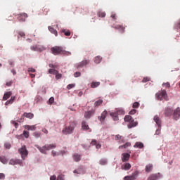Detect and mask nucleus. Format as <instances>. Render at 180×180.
<instances>
[{
  "label": "nucleus",
  "instance_id": "e433bc0d",
  "mask_svg": "<svg viewBox=\"0 0 180 180\" xmlns=\"http://www.w3.org/2000/svg\"><path fill=\"white\" fill-rule=\"evenodd\" d=\"M110 116L114 117V120H118L119 117H117V113L116 112H111Z\"/></svg>",
  "mask_w": 180,
  "mask_h": 180
},
{
  "label": "nucleus",
  "instance_id": "dca6fc26",
  "mask_svg": "<svg viewBox=\"0 0 180 180\" xmlns=\"http://www.w3.org/2000/svg\"><path fill=\"white\" fill-rule=\"evenodd\" d=\"M95 114V110H91L84 113L85 119H91L92 116Z\"/></svg>",
  "mask_w": 180,
  "mask_h": 180
},
{
  "label": "nucleus",
  "instance_id": "13d9d810",
  "mask_svg": "<svg viewBox=\"0 0 180 180\" xmlns=\"http://www.w3.org/2000/svg\"><path fill=\"white\" fill-rule=\"evenodd\" d=\"M25 113L21 116V117L20 118V121L19 122H23L25 120Z\"/></svg>",
  "mask_w": 180,
  "mask_h": 180
},
{
  "label": "nucleus",
  "instance_id": "aec40b11",
  "mask_svg": "<svg viewBox=\"0 0 180 180\" xmlns=\"http://www.w3.org/2000/svg\"><path fill=\"white\" fill-rule=\"evenodd\" d=\"M153 120L155 122L159 129H161V120H160V117H158V115H155L153 118Z\"/></svg>",
  "mask_w": 180,
  "mask_h": 180
},
{
  "label": "nucleus",
  "instance_id": "39448f33",
  "mask_svg": "<svg viewBox=\"0 0 180 180\" xmlns=\"http://www.w3.org/2000/svg\"><path fill=\"white\" fill-rule=\"evenodd\" d=\"M156 98L158 99V101H162V99H165V101H168V94H167V91L162 90L161 91H158L156 94Z\"/></svg>",
  "mask_w": 180,
  "mask_h": 180
},
{
  "label": "nucleus",
  "instance_id": "9d476101",
  "mask_svg": "<svg viewBox=\"0 0 180 180\" xmlns=\"http://www.w3.org/2000/svg\"><path fill=\"white\" fill-rule=\"evenodd\" d=\"M112 27H113V29L119 30L120 32H121V33H124V29H126V27H124L123 25L119 24H113Z\"/></svg>",
  "mask_w": 180,
  "mask_h": 180
},
{
  "label": "nucleus",
  "instance_id": "a211bd4d",
  "mask_svg": "<svg viewBox=\"0 0 180 180\" xmlns=\"http://www.w3.org/2000/svg\"><path fill=\"white\" fill-rule=\"evenodd\" d=\"M122 162H126L130 160V153H124L122 154Z\"/></svg>",
  "mask_w": 180,
  "mask_h": 180
},
{
  "label": "nucleus",
  "instance_id": "f3484780",
  "mask_svg": "<svg viewBox=\"0 0 180 180\" xmlns=\"http://www.w3.org/2000/svg\"><path fill=\"white\" fill-rule=\"evenodd\" d=\"M179 117H180V108H177L173 113V119H174V120H178Z\"/></svg>",
  "mask_w": 180,
  "mask_h": 180
},
{
  "label": "nucleus",
  "instance_id": "4c0bfd02",
  "mask_svg": "<svg viewBox=\"0 0 180 180\" xmlns=\"http://www.w3.org/2000/svg\"><path fill=\"white\" fill-rule=\"evenodd\" d=\"M106 164H108V160H106V159L100 160V165H106Z\"/></svg>",
  "mask_w": 180,
  "mask_h": 180
},
{
  "label": "nucleus",
  "instance_id": "a18cd8bd",
  "mask_svg": "<svg viewBox=\"0 0 180 180\" xmlns=\"http://www.w3.org/2000/svg\"><path fill=\"white\" fill-rule=\"evenodd\" d=\"M4 147L7 150H9L11 148V147H12V146L9 143H4Z\"/></svg>",
  "mask_w": 180,
  "mask_h": 180
},
{
  "label": "nucleus",
  "instance_id": "ddd939ff",
  "mask_svg": "<svg viewBox=\"0 0 180 180\" xmlns=\"http://www.w3.org/2000/svg\"><path fill=\"white\" fill-rule=\"evenodd\" d=\"M106 116H108V111H106L105 110L101 113V116L98 117V119L101 123H103V122H105V120L106 119Z\"/></svg>",
  "mask_w": 180,
  "mask_h": 180
},
{
  "label": "nucleus",
  "instance_id": "6e6552de",
  "mask_svg": "<svg viewBox=\"0 0 180 180\" xmlns=\"http://www.w3.org/2000/svg\"><path fill=\"white\" fill-rule=\"evenodd\" d=\"M137 176H139V171L136 170L131 175L124 176V180H136Z\"/></svg>",
  "mask_w": 180,
  "mask_h": 180
},
{
  "label": "nucleus",
  "instance_id": "680f3d73",
  "mask_svg": "<svg viewBox=\"0 0 180 180\" xmlns=\"http://www.w3.org/2000/svg\"><path fill=\"white\" fill-rule=\"evenodd\" d=\"M111 18H112V20H116V14L112 13L111 15Z\"/></svg>",
  "mask_w": 180,
  "mask_h": 180
},
{
  "label": "nucleus",
  "instance_id": "9b49d317",
  "mask_svg": "<svg viewBox=\"0 0 180 180\" xmlns=\"http://www.w3.org/2000/svg\"><path fill=\"white\" fill-rule=\"evenodd\" d=\"M22 162L19 159H11L9 161V165H22Z\"/></svg>",
  "mask_w": 180,
  "mask_h": 180
},
{
  "label": "nucleus",
  "instance_id": "e2e57ef3",
  "mask_svg": "<svg viewBox=\"0 0 180 180\" xmlns=\"http://www.w3.org/2000/svg\"><path fill=\"white\" fill-rule=\"evenodd\" d=\"M91 146H96V144H98V143H96V140H93V141H91Z\"/></svg>",
  "mask_w": 180,
  "mask_h": 180
},
{
  "label": "nucleus",
  "instance_id": "864d4df0",
  "mask_svg": "<svg viewBox=\"0 0 180 180\" xmlns=\"http://www.w3.org/2000/svg\"><path fill=\"white\" fill-rule=\"evenodd\" d=\"M74 86H75V84H68L67 86V88H68V89H72V88H74Z\"/></svg>",
  "mask_w": 180,
  "mask_h": 180
},
{
  "label": "nucleus",
  "instance_id": "bb28decb",
  "mask_svg": "<svg viewBox=\"0 0 180 180\" xmlns=\"http://www.w3.org/2000/svg\"><path fill=\"white\" fill-rule=\"evenodd\" d=\"M134 147L136 148H143L144 147V144L141 142H136Z\"/></svg>",
  "mask_w": 180,
  "mask_h": 180
},
{
  "label": "nucleus",
  "instance_id": "c9c22d12",
  "mask_svg": "<svg viewBox=\"0 0 180 180\" xmlns=\"http://www.w3.org/2000/svg\"><path fill=\"white\" fill-rule=\"evenodd\" d=\"M22 136H24V137H25V139H29V136H30L29 131L24 130L23 133H22Z\"/></svg>",
  "mask_w": 180,
  "mask_h": 180
},
{
  "label": "nucleus",
  "instance_id": "4d7b16f0",
  "mask_svg": "<svg viewBox=\"0 0 180 180\" xmlns=\"http://www.w3.org/2000/svg\"><path fill=\"white\" fill-rule=\"evenodd\" d=\"M18 34H19V36H20V37H25V32H19Z\"/></svg>",
  "mask_w": 180,
  "mask_h": 180
},
{
  "label": "nucleus",
  "instance_id": "cd10ccee",
  "mask_svg": "<svg viewBox=\"0 0 180 180\" xmlns=\"http://www.w3.org/2000/svg\"><path fill=\"white\" fill-rule=\"evenodd\" d=\"M49 32H51V33H53V34H55V36H58V32H57V30H55L54 28H53V27H48Z\"/></svg>",
  "mask_w": 180,
  "mask_h": 180
},
{
  "label": "nucleus",
  "instance_id": "79ce46f5",
  "mask_svg": "<svg viewBox=\"0 0 180 180\" xmlns=\"http://www.w3.org/2000/svg\"><path fill=\"white\" fill-rule=\"evenodd\" d=\"M139 106H140V103L135 102V103H134L132 108H134V109H137V108H139Z\"/></svg>",
  "mask_w": 180,
  "mask_h": 180
},
{
  "label": "nucleus",
  "instance_id": "f257e3e1",
  "mask_svg": "<svg viewBox=\"0 0 180 180\" xmlns=\"http://www.w3.org/2000/svg\"><path fill=\"white\" fill-rule=\"evenodd\" d=\"M77 124H78L77 121H71L68 126H66L63 128L62 133L65 134V136L68 134H72L74 133V130L77 127Z\"/></svg>",
  "mask_w": 180,
  "mask_h": 180
},
{
  "label": "nucleus",
  "instance_id": "69168bd1",
  "mask_svg": "<svg viewBox=\"0 0 180 180\" xmlns=\"http://www.w3.org/2000/svg\"><path fill=\"white\" fill-rule=\"evenodd\" d=\"M5 179V174L4 173H0V179Z\"/></svg>",
  "mask_w": 180,
  "mask_h": 180
},
{
  "label": "nucleus",
  "instance_id": "4be33fe9",
  "mask_svg": "<svg viewBox=\"0 0 180 180\" xmlns=\"http://www.w3.org/2000/svg\"><path fill=\"white\" fill-rule=\"evenodd\" d=\"M72 158L75 162H79V161L81 160V155L78 153H75L72 155Z\"/></svg>",
  "mask_w": 180,
  "mask_h": 180
},
{
  "label": "nucleus",
  "instance_id": "412c9836",
  "mask_svg": "<svg viewBox=\"0 0 180 180\" xmlns=\"http://www.w3.org/2000/svg\"><path fill=\"white\" fill-rule=\"evenodd\" d=\"M130 168H131L130 163H125L121 166V169H124V171H129Z\"/></svg>",
  "mask_w": 180,
  "mask_h": 180
},
{
  "label": "nucleus",
  "instance_id": "774afa93",
  "mask_svg": "<svg viewBox=\"0 0 180 180\" xmlns=\"http://www.w3.org/2000/svg\"><path fill=\"white\" fill-rule=\"evenodd\" d=\"M57 179V176H56V175L51 176L50 177V180H56Z\"/></svg>",
  "mask_w": 180,
  "mask_h": 180
},
{
  "label": "nucleus",
  "instance_id": "f03ea898",
  "mask_svg": "<svg viewBox=\"0 0 180 180\" xmlns=\"http://www.w3.org/2000/svg\"><path fill=\"white\" fill-rule=\"evenodd\" d=\"M51 51L53 56H58V54H63V56H71V52L67 51L61 46H54L51 49Z\"/></svg>",
  "mask_w": 180,
  "mask_h": 180
},
{
  "label": "nucleus",
  "instance_id": "393cba45",
  "mask_svg": "<svg viewBox=\"0 0 180 180\" xmlns=\"http://www.w3.org/2000/svg\"><path fill=\"white\" fill-rule=\"evenodd\" d=\"M24 116H25L27 119H33V117H34V115L32 112H24Z\"/></svg>",
  "mask_w": 180,
  "mask_h": 180
},
{
  "label": "nucleus",
  "instance_id": "49530a36",
  "mask_svg": "<svg viewBox=\"0 0 180 180\" xmlns=\"http://www.w3.org/2000/svg\"><path fill=\"white\" fill-rule=\"evenodd\" d=\"M74 77L75 78H78V77H81V72H76L74 73Z\"/></svg>",
  "mask_w": 180,
  "mask_h": 180
},
{
  "label": "nucleus",
  "instance_id": "20e7f679",
  "mask_svg": "<svg viewBox=\"0 0 180 180\" xmlns=\"http://www.w3.org/2000/svg\"><path fill=\"white\" fill-rule=\"evenodd\" d=\"M124 122H127V123H129V124H128L129 129H132V127H136V126H137V124H139L137 121H134L133 117L130 115H126L124 118Z\"/></svg>",
  "mask_w": 180,
  "mask_h": 180
},
{
  "label": "nucleus",
  "instance_id": "c756f323",
  "mask_svg": "<svg viewBox=\"0 0 180 180\" xmlns=\"http://www.w3.org/2000/svg\"><path fill=\"white\" fill-rule=\"evenodd\" d=\"M101 85V82H93L91 84V88H98Z\"/></svg>",
  "mask_w": 180,
  "mask_h": 180
},
{
  "label": "nucleus",
  "instance_id": "8fccbe9b",
  "mask_svg": "<svg viewBox=\"0 0 180 180\" xmlns=\"http://www.w3.org/2000/svg\"><path fill=\"white\" fill-rule=\"evenodd\" d=\"M27 71L28 72H36V70L33 68H29Z\"/></svg>",
  "mask_w": 180,
  "mask_h": 180
},
{
  "label": "nucleus",
  "instance_id": "c85d7f7f",
  "mask_svg": "<svg viewBox=\"0 0 180 180\" xmlns=\"http://www.w3.org/2000/svg\"><path fill=\"white\" fill-rule=\"evenodd\" d=\"M152 169H153V165L149 164L146 166V169H145L146 172H151Z\"/></svg>",
  "mask_w": 180,
  "mask_h": 180
},
{
  "label": "nucleus",
  "instance_id": "603ef678",
  "mask_svg": "<svg viewBox=\"0 0 180 180\" xmlns=\"http://www.w3.org/2000/svg\"><path fill=\"white\" fill-rule=\"evenodd\" d=\"M162 86H165V88H169L171 86V84H169V82H167V83H164Z\"/></svg>",
  "mask_w": 180,
  "mask_h": 180
},
{
  "label": "nucleus",
  "instance_id": "a878e982",
  "mask_svg": "<svg viewBox=\"0 0 180 180\" xmlns=\"http://www.w3.org/2000/svg\"><path fill=\"white\" fill-rule=\"evenodd\" d=\"M102 103H103V100L99 99L94 103V107L99 108V106H101L102 105Z\"/></svg>",
  "mask_w": 180,
  "mask_h": 180
},
{
  "label": "nucleus",
  "instance_id": "09e8293b",
  "mask_svg": "<svg viewBox=\"0 0 180 180\" xmlns=\"http://www.w3.org/2000/svg\"><path fill=\"white\" fill-rule=\"evenodd\" d=\"M49 68H51L52 70H56V68H57V65H53V64H49Z\"/></svg>",
  "mask_w": 180,
  "mask_h": 180
},
{
  "label": "nucleus",
  "instance_id": "ea45409f",
  "mask_svg": "<svg viewBox=\"0 0 180 180\" xmlns=\"http://www.w3.org/2000/svg\"><path fill=\"white\" fill-rule=\"evenodd\" d=\"M74 174H82V169L78 168L74 170Z\"/></svg>",
  "mask_w": 180,
  "mask_h": 180
},
{
  "label": "nucleus",
  "instance_id": "423d86ee",
  "mask_svg": "<svg viewBox=\"0 0 180 180\" xmlns=\"http://www.w3.org/2000/svg\"><path fill=\"white\" fill-rule=\"evenodd\" d=\"M18 153L20 154L22 160H26V157L29 155V152L26 149V146L25 145L18 149Z\"/></svg>",
  "mask_w": 180,
  "mask_h": 180
},
{
  "label": "nucleus",
  "instance_id": "f8f14e48",
  "mask_svg": "<svg viewBox=\"0 0 180 180\" xmlns=\"http://www.w3.org/2000/svg\"><path fill=\"white\" fill-rule=\"evenodd\" d=\"M87 64H89V60H84L76 65V68L77 70H79V68H82V67H84V65H87Z\"/></svg>",
  "mask_w": 180,
  "mask_h": 180
},
{
  "label": "nucleus",
  "instance_id": "f704fd0d",
  "mask_svg": "<svg viewBox=\"0 0 180 180\" xmlns=\"http://www.w3.org/2000/svg\"><path fill=\"white\" fill-rule=\"evenodd\" d=\"M97 15L99 18H105V16H106V13L103 11H99L98 12Z\"/></svg>",
  "mask_w": 180,
  "mask_h": 180
},
{
  "label": "nucleus",
  "instance_id": "7c9ffc66",
  "mask_svg": "<svg viewBox=\"0 0 180 180\" xmlns=\"http://www.w3.org/2000/svg\"><path fill=\"white\" fill-rule=\"evenodd\" d=\"M101 61H102V57H101L100 56L94 58V63H96V64H99Z\"/></svg>",
  "mask_w": 180,
  "mask_h": 180
},
{
  "label": "nucleus",
  "instance_id": "1a4fd4ad",
  "mask_svg": "<svg viewBox=\"0 0 180 180\" xmlns=\"http://www.w3.org/2000/svg\"><path fill=\"white\" fill-rule=\"evenodd\" d=\"M17 19L19 22H25L27 18V14L26 13H22L17 15Z\"/></svg>",
  "mask_w": 180,
  "mask_h": 180
},
{
  "label": "nucleus",
  "instance_id": "473e14b6",
  "mask_svg": "<svg viewBox=\"0 0 180 180\" xmlns=\"http://www.w3.org/2000/svg\"><path fill=\"white\" fill-rule=\"evenodd\" d=\"M49 74H53V75H56V74H58V70L56 69H49Z\"/></svg>",
  "mask_w": 180,
  "mask_h": 180
},
{
  "label": "nucleus",
  "instance_id": "052dcab7",
  "mask_svg": "<svg viewBox=\"0 0 180 180\" xmlns=\"http://www.w3.org/2000/svg\"><path fill=\"white\" fill-rule=\"evenodd\" d=\"M148 81H150V79L144 77L142 80V82H148Z\"/></svg>",
  "mask_w": 180,
  "mask_h": 180
},
{
  "label": "nucleus",
  "instance_id": "c03bdc74",
  "mask_svg": "<svg viewBox=\"0 0 180 180\" xmlns=\"http://www.w3.org/2000/svg\"><path fill=\"white\" fill-rule=\"evenodd\" d=\"M49 105H53L54 103V97H51L48 101Z\"/></svg>",
  "mask_w": 180,
  "mask_h": 180
},
{
  "label": "nucleus",
  "instance_id": "37998d69",
  "mask_svg": "<svg viewBox=\"0 0 180 180\" xmlns=\"http://www.w3.org/2000/svg\"><path fill=\"white\" fill-rule=\"evenodd\" d=\"M62 32L64 33L65 36H71V32L69 30L65 31V30H63Z\"/></svg>",
  "mask_w": 180,
  "mask_h": 180
},
{
  "label": "nucleus",
  "instance_id": "58836bf2",
  "mask_svg": "<svg viewBox=\"0 0 180 180\" xmlns=\"http://www.w3.org/2000/svg\"><path fill=\"white\" fill-rule=\"evenodd\" d=\"M41 134L39 131H35L33 133V136H34V137H35V139H39V137H40Z\"/></svg>",
  "mask_w": 180,
  "mask_h": 180
},
{
  "label": "nucleus",
  "instance_id": "2f4dec72",
  "mask_svg": "<svg viewBox=\"0 0 180 180\" xmlns=\"http://www.w3.org/2000/svg\"><path fill=\"white\" fill-rule=\"evenodd\" d=\"M0 161L2 162V164L8 163V159H6L5 156H0Z\"/></svg>",
  "mask_w": 180,
  "mask_h": 180
},
{
  "label": "nucleus",
  "instance_id": "5701e85b",
  "mask_svg": "<svg viewBox=\"0 0 180 180\" xmlns=\"http://www.w3.org/2000/svg\"><path fill=\"white\" fill-rule=\"evenodd\" d=\"M23 127L25 130H30L31 131L36 130V125H25Z\"/></svg>",
  "mask_w": 180,
  "mask_h": 180
},
{
  "label": "nucleus",
  "instance_id": "7ed1b4c3",
  "mask_svg": "<svg viewBox=\"0 0 180 180\" xmlns=\"http://www.w3.org/2000/svg\"><path fill=\"white\" fill-rule=\"evenodd\" d=\"M35 147L39 150V151H40V153H41V154H47L46 151L56 148L57 146L56 144H49L40 147L39 146L36 145Z\"/></svg>",
  "mask_w": 180,
  "mask_h": 180
},
{
  "label": "nucleus",
  "instance_id": "5fc2aeb1",
  "mask_svg": "<svg viewBox=\"0 0 180 180\" xmlns=\"http://www.w3.org/2000/svg\"><path fill=\"white\" fill-rule=\"evenodd\" d=\"M63 77V75L60 74V73H57L56 75V79H60V78H61Z\"/></svg>",
  "mask_w": 180,
  "mask_h": 180
},
{
  "label": "nucleus",
  "instance_id": "6e6d98bb",
  "mask_svg": "<svg viewBox=\"0 0 180 180\" xmlns=\"http://www.w3.org/2000/svg\"><path fill=\"white\" fill-rule=\"evenodd\" d=\"M137 112V110H131L130 112H129V115H135V113Z\"/></svg>",
  "mask_w": 180,
  "mask_h": 180
},
{
  "label": "nucleus",
  "instance_id": "4468645a",
  "mask_svg": "<svg viewBox=\"0 0 180 180\" xmlns=\"http://www.w3.org/2000/svg\"><path fill=\"white\" fill-rule=\"evenodd\" d=\"M82 130H84L86 131H92V129L89 128V125H88V123H86V121H82Z\"/></svg>",
  "mask_w": 180,
  "mask_h": 180
},
{
  "label": "nucleus",
  "instance_id": "3c124183",
  "mask_svg": "<svg viewBox=\"0 0 180 180\" xmlns=\"http://www.w3.org/2000/svg\"><path fill=\"white\" fill-rule=\"evenodd\" d=\"M15 99H16L15 96H11V98L8 100V101H10V103H11V105L15 101Z\"/></svg>",
  "mask_w": 180,
  "mask_h": 180
},
{
  "label": "nucleus",
  "instance_id": "a19ab883",
  "mask_svg": "<svg viewBox=\"0 0 180 180\" xmlns=\"http://www.w3.org/2000/svg\"><path fill=\"white\" fill-rule=\"evenodd\" d=\"M123 136L117 134L115 136V140L117 141H120V140H122Z\"/></svg>",
  "mask_w": 180,
  "mask_h": 180
},
{
  "label": "nucleus",
  "instance_id": "2eb2a0df",
  "mask_svg": "<svg viewBox=\"0 0 180 180\" xmlns=\"http://www.w3.org/2000/svg\"><path fill=\"white\" fill-rule=\"evenodd\" d=\"M160 178H161V174L157 173L150 174L147 180H157L160 179Z\"/></svg>",
  "mask_w": 180,
  "mask_h": 180
},
{
  "label": "nucleus",
  "instance_id": "72a5a7b5",
  "mask_svg": "<svg viewBox=\"0 0 180 180\" xmlns=\"http://www.w3.org/2000/svg\"><path fill=\"white\" fill-rule=\"evenodd\" d=\"M130 146H131V143L127 142L125 144L120 146L119 148H127V147H130Z\"/></svg>",
  "mask_w": 180,
  "mask_h": 180
},
{
  "label": "nucleus",
  "instance_id": "6ab92c4d",
  "mask_svg": "<svg viewBox=\"0 0 180 180\" xmlns=\"http://www.w3.org/2000/svg\"><path fill=\"white\" fill-rule=\"evenodd\" d=\"M173 112L174 111L171 108H166L165 110V115L166 117H169V116H172Z\"/></svg>",
  "mask_w": 180,
  "mask_h": 180
},
{
  "label": "nucleus",
  "instance_id": "bf43d9fd",
  "mask_svg": "<svg viewBox=\"0 0 180 180\" xmlns=\"http://www.w3.org/2000/svg\"><path fill=\"white\" fill-rule=\"evenodd\" d=\"M42 131H43V133H44L45 134H49V131H48L46 128H43V129H42Z\"/></svg>",
  "mask_w": 180,
  "mask_h": 180
},
{
  "label": "nucleus",
  "instance_id": "0eeeda50",
  "mask_svg": "<svg viewBox=\"0 0 180 180\" xmlns=\"http://www.w3.org/2000/svg\"><path fill=\"white\" fill-rule=\"evenodd\" d=\"M30 49L32 50V51H39V53H41V51L46 50V48L40 45H33L30 47Z\"/></svg>",
  "mask_w": 180,
  "mask_h": 180
},
{
  "label": "nucleus",
  "instance_id": "338daca9",
  "mask_svg": "<svg viewBox=\"0 0 180 180\" xmlns=\"http://www.w3.org/2000/svg\"><path fill=\"white\" fill-rule=\"evenodd\" d=\"M56 180H64V178L63 177V175H59L58 177H57V179Z\"/></svg>",
  "mask_w": 180,
  "mask_h": 180
},
{
  "label": "nucleus",
  "instance_id": "b1692460",
  "mask_svg": "<svg viewBox=\"0 0 180 180\" xmlns=\"http://www.w3.org/2000/svg\"><path fill=\"white\" fill-rule=\"evenodd\" d=\"M11 96H12V91L6 92L3 96V101H8Z\"/></svg>",
  "mask_w": 180,
  "mask_h": 180
},
{
  "label": "nucleus",
  "instance_id": "0e129e2a",
  "mask_svg": "<svg viewBox=\"0 0 180 180\" xmlns=\"http://www.w3.org/2000/svg\"><path fill=\"white\" fill-rule=\"evenodd\" d=\"M12 84H13V82H12V81H11V82H6V85L7 86H12Z\"/></svg>",
  "mask_w": 180,
  "mask_h": 180
},
{
  "label": "nucleus",
  "instance_id": "de8ad7c7",
  "mask_svg": "<svg viewBox=\"0 0 180 180\" xmlns=\"http://www.w3.org/2000/svg\"><path fill=\"white\" fill-rule=\"evenodd\" d=\"M12 124H13V126H15V129H18V127H19V124L15 121H12L11 122Z\"/></svg>",
  "mask_w": 180,
  "mask_h": 180
}]
</instances>
